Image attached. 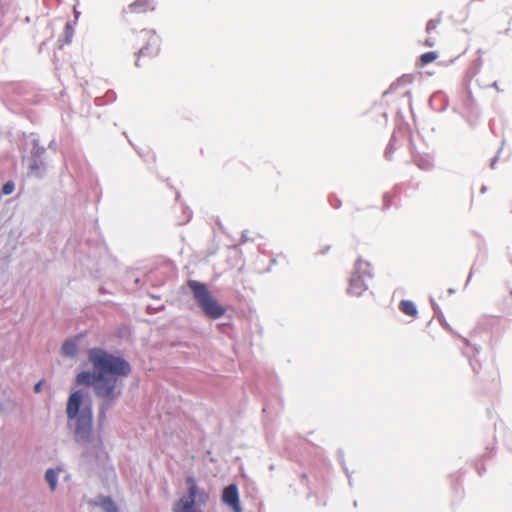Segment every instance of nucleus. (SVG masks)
Masks as SVG:
<instances>
[{"label": "nucleus", "mask_w": 512, "mask_h": 512, "mask_svg": "<svg viewBox=\"0 0 512 512\" xmlns=\"http://www.w3.org/2000/svg\"><path fill=\"white\" fill-rule=\"evenodd\" d=\"M77 341V339L66 340L61 347L62 355L68 358H75L79 350Z\"/></svg>", "instance_id": "obj_9"}, {"label": "nucleus", "mask_w": 512, "mask_h": 512, "mask_svg": "<svg viewBox=\"0 0 512 512\" xmlns=\"http://www.w3.org/2000/svg\"><path fill=\"white\" fill-rule=\"evenodd\" d=\"M63 472V468L58 466L56 468H48L45 471L44 479L49 486L51 492L57 489L59 477Z\"/></svg>", "instance_id": "obj_8"}, {"label": "nucleus", "mask_w": 512, "mask_h": 512, "mask_svg": "<svg viewBox=\"0 0 512 512\" xmlns=\"http://www.w3.org/2000/svg\"><path fill=\"white\" fill-rule=\"evenodd\" d=\"M88 360L93 371L78 373L76 382L79 385L92 386L98 397L109 401L116 400L123 388L121 379L130 373L129 363L121 356L101 348L90 349Z\"/></svg>", "instance_id": "obj_1"}, {"label": "nucleus", "mask_w": 512, "mask_h": 512, "mask_svg": "<svg viewBox=\"0 0 512 512\" xmlns=\"http://www.w3.org/2000/svg\"><path fill=\"white\" fill-rule=\"evenodd\" d=\"M374 277L373 267L371 263L359 257L353 264L349 282L347 286V293L353 297H361L369 289V284Z\"/></svg>", "instance_id": "obj_4"}, {"label": "nucleus", "mask_w": 512, "mask_h": 512, "mask_svg": "<svg viewBox=\"0 0 512 512\" xmlns=\"http://www.w3.org/2000/svg\"><path fill=\"white\" fill-rule=\"evenodd\" d=\"M74 13H75V20L77 21L79 18L80 13L76 10V7L74 6Z\"/></svg>", "instance_id": "obj_19"}, {"label": "nucleus", "mask_w": 512, "mask_h": 512, "mask_svg": "<svg viewBox=\"0 0 512 512\" xmlns=\"http://www.w3.org/2000/svg\"><path fill=\"white\" fill-rule=\"evenodd\" d=\"M67 427L73 433L75 441L83 448L87 459L100 458L104 452L103 439L93 429L92 404L88 393L82 390L71 392L66 403Z\"/></svg>", "instance_id": "obj_2"}, {"label": "nucleus", "mask_w": 512, "mask_h": 512, "mask_svg": "<svg viewBox=\"0 0 512 512\" xmlns=\"http://www.w3.org/2000/svg\"><path fill=\"white\" fill-rule=\"evenodd\" d=\"M222 500L226 505L230 506L234 512L242 511L239 501V492L236 485L231 484L224 489Z\"/></svg>", "instance_id": "obj_7"}, {"label": "nucleus", "mask_w": 512, "mask_h": 512, "mask_svg": "<svg viewBox=\"0 0 512 512\" xmlns=\"http://www.w3.org/2000/svg\"><path fill=\"white\" fill-rule=\"evenodd\" d=\"M437 26L436 22L434 21H429L428 24H427V31L430 32L432 31L433 29H435Z\"/></svg>", "instance_id": "obj_17"}, {"label": "nucleus", "mask_w": 512, "mask_h": 512, "mask_svg": "<svg viewBox=\"0 0 512 512\" xmlns=\"http://www.w3.org/2000/svg\"><path fill=\"white\" fill-rule=\"evenodd\" d=\"M435 43H436V40L434 38H432V37L427 38L426 41H425V45L428 46V47L434 46Z\"/></svg>", "instance_id": "obj_16"}, {"label": "nucleus", "mask_w": 512, "mask_h": 512, "mask_svg": "<svg viewBox=\"0 0 512 512\" xmlns=\"http://www.w3.org/2000/svg\"><path fill=\"white\" fill-rule=\"evenodd\" d=\"M147 3V0H139V1H136L134 2L133 4L130 5V9L131 11L133 12H140V11H144L145 8H141V6L143 4H146Z\"/></svg>", "instance_id": "obj_13"}, {"label": "nucleus", "mask_w": 512, "mask_h": 512, "mask_svg": "<svg viewBox=\"0 0 512 512\" xmlns=\"http://www.w3.org/2000/svg\"><path fill=\"white\" fill-rule=\"evenodd\" d=\"M143 36L146 38L147 43L139 50V55L147 57L156 56L160 48L159 37L151 31H145Z\"/></svg>", "instance_id": "obj_6"}, {"label": "nucleus", "mask_w": 512, "mask_h": 512, "mask_svg": "<svg viewBox=\"0 0 512 512\" xmlns=\"http://www.w3.org/2000/svg\"><path fill=\"white\" fill-rule=\"evenodd\" d=\"M15 189V186H14V183L12 182H7L4 186H3V194L5 195H9L11 194Z\"/></svg>", "instance_id": "obj_14"}, {"label": "nucleus", "mask_w": 512, "mask_h": 512, "mask_svg": "<svg viewBox=\"0 0 512 512\" xmlns=\"http://www.w3.org/2000/svg\"><path fill=\"white\" fill-rule=\"evenodd\" d=\"M437 58H438V53L431 51V52H426V53L422 54L420 57V61H421L422 65H426L428 63L433 62Z\"/></svg>", "instance_id": "obj_12"}, {"label": "nucleus", "mask_w": 512, "mask_h": 512, "mask_svg": "<svg viewBox=\"0 0 512 512\" xmlns=\"http://www.w3.org/2000/svg\"><path fill=\"white\" fill-rule=\"evenodd\" d=\"M188 286L206 316L212 319H218L225 314V308L218 303L204 284L191 280L188 282Z\"/></svg>", "instance_id": "obj_5"}, {"label": "nucleus", "mask_w": 512, "mask_h": 512, "mask_svg": "<svg viewBox=\"0 0 512 512\" xmlns=\"http://www.w3.org/2000/svg\"><path fill=\"white\" fill-rule=\"evenodd\" d=\"M186 492L172 507L173 512H204L209 494L200 488L193 477L186 478Z\"/></svg>", "instance_id": "obj_3"}, {"label": "nucleus", "mask_w": 512, "mask_h": 512, "mask_svg": "<svg viewBox=\"0 0 512 512\" xmlns=\"http://www.w3.org/2000/svg\"><path fill=\"white\" fill-rule=\"evenodd\" d=\"M399 309L402 313L408 316L414 317L418 314L416 305L409 300H402L399 304Z\"/></svg>", "instance_id": "obj_11"}, {"label": "nucleus", "mask_w": 512, "mask_h": 512, "mask_svg": "<svg viewBox=\"0 0 512 512\" xmlns=\"http://www.w3.org/2000/svg\"><path fill=\"white\" fill-rule=\"evenodd\" d=\"M41 390H42V382L40 381V382H38V383H36V384H35V386H34V391H35L36 393H39V392H41Z\"/></svg>", "instance_id": "obj_18"}, {"label": "nucleus", "mask_w": 512, "mask_h": 512, "mask_svg": "<svg viewBox=\"0 0 512 512\" xmlns=\"http://www.w3.org/2000/svg\"><path fill=\"white\" fill-rule=\"evenodd\" d=\"M73 32H74L73 25L71 23H67L66 24V37H67V41L71 40V38L73 36Z\"/></svg>", "instance_id": "obj_15"}, {"label": "nucleus", "mask_w": 512, "mask_h": 512, "mask_svg": "<svg viewBox=\"0 0 512 512\" xmlns=\"http://www.w3.org/2000/svg\"><path fill=\"white\" fill-rule=\"evenodd\" d=\"M95 506H98L102 509L103 512H118V509L114 502L105 496L96 497L93 502Z\"/></svg>", "instance_id": "obj_10"}]
</instances>
